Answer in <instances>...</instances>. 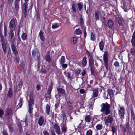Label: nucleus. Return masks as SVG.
<instances>
[{
  "label": "nucleus",
  "mask_w": 135,
  "mask_h": 135,
  "mask_svg": "<svg viewBox=\"0 0 135 135\" xmlns=\"http://www.w3.org/2000/svg\"><path fill=\"white\" fill-rule=\"evenodd\" d=\"M102 107L100 112L102 113L101 115L104 116L107 115L104 118L105 123L107 124V123H111L113 121V114H110L109 115L111 112L110 109V105L106 102L105 103H103L101 105Z\"/></svg>",
  "instance_id": "obj_1"
},
{
  "label": "nucleus",
  "mask_w": 135,
  "mask_h": 135,
  "mask_svg": "<svg viewBox=\"0 0 135 135\" xmlns=\"http://www.w3.org/2000/svg\"><path fill=\"white\" fill-rule=\"evenodd\" d=\"M33 94V92L32 91H31L29 95V100H28L29 107L28 112L30 113H32V110L33 109V106L34 104Z\"/></svg>",
  "instance_id": "obj_2"
},
{
  "label": "nucleus",
  "mask_w": 135,
  "mask_h": 135,
  "mask_svg": "<svg viewBox=\"0 0 135 135\" xmlns=\"http://www.w3.org/2000/svg\"><path fill=\"white\" fill-rule=\"evenodd\" d=\"M87 55L89 57V66L90 68L91 74H93L94 72V60L92 57L91 53H90L88 51H86Z\"/></svg>",
  "instance_id": "obj_3"
},
{
  "label": "nucleus",
  "mask_w": 135,
  "mask_h": 135,
  "mask_svg": "<svg viewBox=\"0 0 135 135\" xmlns=\"http://www.w3.org/2000/svg\"><path fill=\"white\" fill-rule=\"evenodd\" d=\"M120 127L123 133H125L126 131V129L129 133H131L132 130L131 127H130L129 123L128 122L126 123L125 126L123 125H120Z\"/></svg>",
  "instance_id": "obj_4"
},
{
  "label": "nucleus",
  "mask_w": 135,
  "mask_h": 135,
  "mask_svg": "<svg viewBox=\"0 0 135 135\" xmlns=\"http://www.w3.org/2000/svg\"><path fill=\"white\" fill-rule=\"evenodd\" d=\"M109 56V54L107 51H105L103 55V60L104 63V66L105 67L106 69L107 70L108 69V60Z\"/></svg>",
  "instance_id": "obj_5"
},
{
  "label": "nucleus",
  "mask_w": 135,
  "mask_h": 135,
  "mask_svg": "<svg viewBox=\"0 0 135 135\" xmlns=\"http://www.w3.org/2000/svg\"><path fill=\"white\" fill-rule=\"evenodd\" d=\"M9 41L12 43H14L15 42V36L13 31H10L9 33Z\"/></svg>",
  "instance_id": "obj_6"
},
{
  "label": "nucleus",
  "mask_w": 135,
  "mask_h": 135,
  "mask_svg": "<svg viewBox=\"0 0 135 135\" xmlns=\"http://www.w3.org/2000/svg\"><path fill=\"white\" fill-rule=\"evenodd\" d=\"M15 20L14 19H12L10 22L9 27L10 31H13L14 30L16 27Z\"/></svg>",
  "instance_id": "obj_7"
},
{
  "label": "nucleus",
  "mask_w": 135,
  "mask_h": 135,
  "mask_svg": "<svg viewBox=\"0 0 135 135\" xmlns=\"http://www.w3.org/2000/svg\"><path fill=\"white\" fill-rule=\"evenodd\" d=\"M124 113L125 109L124 107H120V109L118 111V114L122 120L124 118Z\"/></svg>",
  "instance_id": "obj_8"
},
{
  "label": "nucleus",
  "mask_w": 135,
  "mask_h": 135,
  "mask_svg": "<svg viewBox=\"0 0 135 135\" xmlns=\"http://www.w3.org/2000/svg\"><path fill=\"white\" fill-rule=\"evenodd\" d=\"M13 112L12 109L9 108H8L5 111V116L8 117V118H10V117L13 115Z\"/></svg>",
  "instance_id": "obj_9"
},
{
  "label": "nucleus",
  "mask_w": 135,
  "mask_h": 135,
  "mask_svg": "<svg viewBox=\"0 0 135 135\" xmlns=\"http://www.w3.org/2000/svg\"><path fill=\"white\" fill-rule=\"evenodd\" d=\"M61 128L62 133H65L67 131L68 127L65 123L61 124Z\"/></svg>",
  "instance_id": "obj_10"
},
{
  "label": "nucleus",
  "mask_w": 135,
  "mask_h": 135,
  "mask_svg": "<svg viewBox=\"0 0 135 135\" xmlns=\"http://www.w3.org/2000/svg\"><path fill=\"white\" fill-rule=\"evenodd\" d=\"M99 92L97 89H95L93 90L92 98H94V101L95 99V98L98 96Z\"/></svg>",
  "instance_id": "obj_11"
},
{
  "label": "nucleus",
  "mask_w": 135,
  "mask_h": 135,
  "mask_svg": "<svg viewBox=\"0 0 135 135\" xmlns=\"http://www.w3.org/2000/svg\"><path fill=\"white\" fill-rule=\"evenodd\" d=\"M1 41L2 42V48L3 49V50L4 53L5 54L6 53L7 51V44L6 43L5 41L4 40H1Z\"/></svg>",
  "instance_id": "obj_12"
},
{
  "label": "nucleus",
  "mask_w": 135,
  "mask_h": 135,
  "mask_svg": "<svg viewBox=\"0 0 135 135\" xmlns=\"http://www.w3.org/2000/svg\"><path fill=\"white\" fill-rule=\"evenodd\" d=\"M14 44L15 43L11 44V49L14 54L15 55H17L18 54V52L16 47L14 45Z\"/></svg>",
  "instance_id": "obj_13"
},
{
  "label": "nucleus",
  "mask_w": 135,
  "mask_h": 135,
  "mask_svg": "<svg viewBox=\"0 0 135 135\" xmlns=\"http://www.w3.org/2000/svg\"><path fill=\"white\" fill-rule=\"evenodd\" d=\"M54 129L56 133L58 135L61 134V130L59 126L57 124H55L54 126Z\"/></svg>",
  "instance_id": "obj_14"
},
{
  "label": "nucleus",
  "mask_w": 135,
  "mask_h": 135,
  "mask_svg": "<svg viewBox=\"0 0 135 135\" xmlns=\"http://www.w3.org/2000/svg\"><path fill=\"white\" fill-rule=\"evenodd\" d=\"M19 2L15 0L14 2L15 8L16 12H18L19 9Z\"/></svg>",
  "instance_id": "obj_15"
},
{
  "label": "nucleus",
  "mask_w": 135,
  "mask_h": 135,
  "mask_svg": "<svg viewBox=\"0 0 135 135\" xmlns=\"http://www.w3.org/2000/svg\"><path fill=\"white\" fill-rule=\"evenodd\" d=\"M131 43L132 44L133 47H135V30L133 32L132 36V38L131 41Z\"/></svg>",
  "instance_id": "obj_16"
},
{
  "label": "nucleus",
  "mask_w": 135,
  "mask_h": 135,
  "mask_svg": "<svg viewBox=\"0 0 135 135\" xmlns=\"http://www.w3.org/2000/svg\"><path fill=\"white\" fill-rule=\"evenodd\" d=\"M100 13L99 11L98 10H96L94 12V16L96 20H98L99 19Z\"/></svg>",
  "instance_id": "obj_17"
},
{
  "label": "nucleus",
  "mask_w": 135,
  "mask_h": 135,
  "mask_svg": "<svg viewBox=\"0 0 135 135\" xmlns=\"http://www.w3.org/2000/svg\"><path fill=\"white\" fill-rule=\"evenodd\" d=\"M58 91V93L60 96H61L62 94H65V90L62 88H59L57 89Z\"/></svg>",
  "instance_id": "obj_18"
},
{
  "label": "nucleus",
  "mask_w": 135,
  "mask_h": 135,
  "mask_svg": "<svg viewBox=\"0 0 135 135\" xmlns=\"http://www.w3.org/2000/svg\"><path fill=\"white\" fill-rule=\"evenodd\" d=\"M44 120L43 117L41 116L39 118L38 120V124L40 126H42L44 123Z\"/></svg>",
  "instance_id": "obj_19"
},
{
  "label": "nucleus",
  "mask_w": 135,
  "mask_h": 135,
  "mask_svg": "<svg viewBox=\"0 0 135 135\" xmlns=\"http://www.w3.org/2000/svg\"><path fill=\"white\" fill-rule=\"evenodd\" d=\"M44 32L42 30H41L39 32V36L40 39L43 41L45 40L44 36L43 35Z\"/></svg>",
  "instance_id": "obj_20"
},
{
  "label": "nucleus",
  "mask_w": 135,
  "mask_h": 135,
  "mask_svg": "<svg viewBox=\"0 0 135 135\" xmlns=\"http://www.w3.org/2000/svg\"><path fill=\"white\" fill-rule=\"evenodd\" d=\"M12 89L11 88H10L7 93V96L9 98H11L12 97Z\"/></svg>",
  "instance_id": "obj_21"
},
{
  "label": "nucleus",
  "mask_w": 135,
  "mask_h": 135,
  "mask_svg": "<svg viewBox=\"0 0 135 135\" xmlns=\"http://www.w3.org/2000/svg\"><path fill=\"white\" fill-rule=\"evenodd\" d=\"M92 117L90 115L85 117V120L86 122H89L91 119Z\"/></svg>",
  "instance_id": "obj_22"
},
{
  "label": "nucleus",
  "mask_w": 135,
  "mask_h": 135,
  "mask_svg": "<svg viewBox=\"0 0 135 135\" xmlns=\"http://www.w3.org/2000/svg\"><path fill=\"white\" fill-rule=\"evenodd\" d=\"M107 24L108 26L109 27L111 28L114 25V22L112 20H109L108 21Z\"/></svg>",
  "instance_id": "obj_23"
},
{
  "label": "nucleus",
  "mask_w": 135,
  "mask_h": 135,
  "mask_svg": "<svg viewBox=\"0 0 135 135\" xmlns=\"http://www.w3.org/2000/svg\"><path fill=\"white\" fill-rule=\"evenodd\" d=\"M87 63L86 58L85 57H84L82 60V65L83 66H85L86 65Z\"/></svg>",
  "instance_id": "obj_24"
},
{
  "label": "nucleus",
  "mask_w": 135,
  "mask_h": 135,
  "mask_svg": "<svg viewBox=\"0 0 135 135\" xmlns=\"http://www.w3.org/2000/svg\"><path fill=\"white\" fill-rule=\"evenodd\" d=\"M133 47V48H131L129 51L130 54L132 55L133 56L135 54V47Z\"/></svg>",
  "instance_id": "obj_25"
},
{
  "label": "nucleus",
  "mask_w": 135,
  "mask_h": 135,
  "mask_svg": "<svg viewBox=\"0 0 135 135\" xmlns=\"http://www.w3.org/2000/svg\"><path fill=\"white\" fill-rule=\"evenodd\" d=\"M71 41L74 44L76 43L77 41V39L76 37H73L71 39Z\"/></svg>",
  "instance_id": "obj_26"
},
{
  "label": "nucleus",
  "mask_w": 135,
  "mask_h": 135,
  "mask_svg": "<svg viewBox=\"0 0 135 135\" xmlns=\"http://www.w3.org/2000/svg\"><path fill=\"white\" fill-rule=\"evenodd\" d=\"M104 43L103 41H101L99 43V47L100 50L102 51L104 47Z\"/></svg>",
  "instance_id": "obj_27"
},
{
  "label": "nucleus",
  "mask_w": 135,
  "mask_h": 135,
  "mask_svg": "<svg viewBox=\"0 0 135 135\" xmlns=\"http://www.w3.org/2000/svg\"><path fill=\"white\" fill-rule=\"evenodd\" d=\"M46 112L47 115H49L50 110V107L49 105L47 104L46 107Z\"/></svg>",
  "instance_id": "obj_28"
},
{
  "label": "nucleus",
  "mask_w": 135,
  "mask_h": 135,
  "mask_svg": "<svg viewBox=\"0 0 135 135\" xmlns=\"http://www.w3.org/2000/svg\"><path fill=\"white\" fill-rule=\"evenodd\" d=\"M111 131L113 132V135H114L115 133H116L117 132V129L115 126H113L111 127Z\"/></svg>",
  "instance_id": "obj_29"
},
{
  "label": "nucleus",
  "mask_w": 135,
  "mask_h": 135,
  "mask_svg": "<svg viewBox=\"0 0 135 135\" xmlns=\"http://www.w3.org/2000/svg\"><path fill=\"white\" fill-rule=\"evenodd\" d=\"M96 129L97 131L101 130L103 128V126L102 124H97L96 126Z\"/></svg>",
  "instance_id": "obj_30"
},
{
  "label": "nucleus",
  "mask_w": 135,
  "mask_h": 135,
  "mask_svg": "<svg viewBox=\"0 0 135 135\" xmlns=\"http://www.w3.org/2000/svg\"><path fill=\"white\" fill-rule=\"evenodd\" d=\"M115 19L117 22L120 25H121L122 24V21L121 19L119 17H116Z\"/></svg>",
  "instance_id": "obj_31"
},
{
  "label": "nucleus",
  "mask_w": 135,
  "mask_h": 135,
  "mask_svg": "<svg viewBox=\"0 0 135 135\" xmlns=\"http://www.w3.org/2000/svg\"><path fill=\"white\" fill-rule=\"evenodd\" d=\"M28 3L24 2L23 5L22 6V7L23 8V9H27L28 7Z\"/></svg>",
  "instance_id": "obj_32"
},
{
  "label": "nucleus",
  "mask_w": 135,
  "mask_h": 135,
  "mask_svg": "<svg viewBox=\"0 0 135 135\" xmlns=\"http://www.w3.org/2000/svg\"><path fill=\"white\" fill-rule=\"evenodd\" d=\"M65 58L64 56H62L61 57L60 60V63L61 64H62L65 62Z\"/></svg>",
  "instance_id": "obj_33"
},
{
  "label": "nucleus",
  "mask_w": 135,
  "mask_h": 135,
  "mask_svg": "<svg viewBox=\"0 0 135 135\" xmlns=\"http://www.w3.org/2000/svg\"><path fill=\"white\" fill-rule=\"evenodd\" d=\"M52 89V86H49L47 90V94H50L51 95V91Z\"/></svg>",
  "instance_id": "obj_34"
},
{
  "label": "nucleus",
  "mask_w": 135,
  "mask_h": 135,
  "mask_svg": "<svg viewBox=\"0 0 135 135\" xmlns=\"http://www.w3.org/2000/svg\"><path fill=\"white\" fill-rule=\"evenodd\" d=\"M45 57L46 61L49 62H51V59L49 55H46L45 56Z\"/></svg>",
  "instance_id": "obj_35"
},
{
  "label": "nucleus",
  "mask_w": 135,
  "mask_h": 135,
  "mask_svg": "<svg viewBox=\"0 0 135 135\" xmlns=\"http://www.w3.org/2000/svg\"><path fill=\"white\" fill-rule=\"evenodd\" d=\"M79 10L81 11L83 7V4L82 2H79L77 4Z\"/></svg>",
  "instance_id": "obj_36"
},
{
  "label": "nucleus",
  "mask_w": 135,
  "mask_h": 135,
  "mask_svg": "<svg viewBox=\"0 0 135 135\" xmlns=\"http://www.w3.org/2000/svg\"><path fill=\"white\" fill-rule=\"evenodd\" d=\"M91 40L93 41L94 40H95V35L93 33H91Z\"/></svg>",
  "instance_id": "obj_37"
},
{
  "label": "nucleus",
  "mask_w": 135,
  "mask_h": 135,
  "mask_svg": "<svg viewBox=\"0 0 135 135\" xmlns=\"http://www.w3.org/2000/svg\"><path fill=\"white\" fill-rule=\"evenodd\" d=\"M27 36V35L26 33H23L21 36V37L23 40H25L26 39Z\"/></svg>",
  "instance_id": "obj_38"
},
{
  "label": "nucleus",
  "mask_w": 135,
  "mask_h": 135,
  "mask_svg": "<svg viewBox=\"0 0 135 135\" xmlns=\"http://www.w3.org/2000/svg\"><path fill=\"white\" fill-rule=\"evenodd\" d=\"M75 31L76 32V34L78 35L82 33L81 30L79 29H76L75 30Z\"/></svg>",
  "instance_id": "obj_39"
},
{
  "label": "nucleus",
  "mask_w": 135,
  "mask_h": 135,
  "mask_svg": "<svg viewBox=\"0 0 135 135\" xmlns=\"http://www.w3.org/2000/svg\"><path fill=\"white\" fill-rule=\"evenodd\" d=\"M23 101V99L21 98L19 100V103L18 104V105L19 106V107H21L22 105V102Z\"/></svg>",
  "instance_id": "obj_40"
},
{
  "label": "nucleus",
  "mask_w": 135,
  "mask_h": 135,
  "mask_svg": "<svg viewBox=\"0 0 135 135\" xmlns=\"http://www.w3.org/2000/svg\"><path fill=\"white\" fill-rule=\"evenodd\" d=\"M92 131L90 129L87 131L86 135H92Z\"/></svg>",
  "instance_id": "obj_41"
},
{
  "label": "nucleus",
  "mask_w": 135,
  "mask_h": 135,
  "mask_svg": "<svg viewBox=\"0 0 135 135\" xmlns=\"http://www.w3.org/2000/svg\"><path fill=\"white\" fill-rule=\"evenodd\" d=\"M4 114V112L2 109H0V117L2 118Z\"/></svg>",
  "instance_id": "obj_42"
},
{
  "label": "nucleus",
  "mask_w": 135,
  "mask_h": 135,
  "mask_svg": "<svg viewBox=\"0 0 135 135\" xmlns=\"http://www.w3.org/2000/svg\"><path fill=\"white\" fill-rule=\"evenodd\" d=\"M58 27V24L57 23H55L52 25V28L53 29H55Z\"/></svg>",
  "instance_id": "obj_43"
},
{
  "label": "nucleus",
  "mask_w": 135,
  "mask_h": 135,
  "mask_svg": "<svg viewBox=\"0 0 135 135\" xmlns=\"http://www.w3.org/2000/svg\"><path fill=\"white\" fill-rule=\"evenodd\" d=\"M67 76L68 79L70 80H71L73 79V78L71 76V74L69 72L67 74Z\"/></svg>",
  "instance_id": "obj_44"
},
{
  "label": "nucleus",
  "mask_w": 135,
  "mask_h": 135,
  "mask_svg": "<svg viewBox=\"0 0 135 135\" xmlns=\"http://www.w3.org/2000/svg\"><path fill=\"white\" fill-rule=\"evenodd\" d=\"M9 130L10 132H11L13 130V128L12 125H10L8 126Z\"/></svg>",
  "instance_id": "obj_45"
},
{
  "label": "nucleus",
  "mask_w": 135,
  "mask_h": 135,
  "mask_svg": "<svg viewBox=\"0 0 135 135\" xmlns=\"http://www.w3.org/2000/svg\"><path fill=\"white\" fill-rule=\"evenodd\" d=\"M72 9L74 12L75 13L76 12V11L75 4H73L72 5Z\"/></svg>",
  "instance_id": "obj_46"
},
{
  "label": "nucleus",
  "mask_w": 135,
  "mask_h": 135,
  "mask_svg": "<svg viewBox=\"0 0 135 135\" xmlns=\"http://www.w3.org/2000/svg\"><path fill=\"white\" fill-rule=\"evenodd\" d=\"M4 5V2L3 0H0V7L2 8Z\"/></svg>",
  "instance_id": "obj_47"
},
{
  "label": "nucleus",
  "mask_w": 135,
  "mask_h": 135,
  "mask_svg": "<svg viewBox=\"0 0 135 135\" xmlns=\"http://www.w3.org/2000/svg\"><path fill=\"white\" fill-rule=\"evenodd\" d=\"M27 9H23V12L24 15V17H26Z\"/></svg>",
  "instance_id": "obj_48"
},
{
  "label": "nucleus",
  "mask_w": 135,
  "mask_h": 135,
  "mask_svg": "<svg viewBox=\"0 0 135 135\" xmlns=\"http://www.w3.org/2000/svg\"><path fill=\"white\" fill-rule=\"evenodd\" d=\"M79 20L80 21V23L81 25H83L84 23V22L83 19L82 17L80 18Z\"/></svg>",
  "instance_id": "obj_49"
},
{
  "label": "nucleus",
  "mask_w": 135,
  "mask_h": 135,
  "mask_svg": "<svg viewBox=\"0 0 135 135\" xmlns=\"http://www.w3.org/2000/svg\"><path fill=\"white\" fill-rule=\"evenodd\" d=\"M7 31V30L6 27L4 26V36L5 37H6V36Z\"/></svg>",
  "instance_id": "obj_50"
},
{
  "label": "nucleus",
  "mask_w": 135,
  "mask_h": 135,
  "mask_svg": "<svg viewBox=\"0 0 135 135\" xmlns=\"http://www.w3.org/2000/svg\"><path fill=\"white\" fill-rule=\"evenodd\" d=\"M114 65L115 67H119V63L118 62L116 61L114 63Z\"/></svg>",
  "instance_id": "obj_51"
},
{
  "label": "nucleus",
  "mask_w": 135,
  "mask_h": 135,
  "mask_svg": "<svg viewBox=\"0 0 135 135\" xmlns=\"http://www.w3.org/2000/svg\"><path fill=\"white\" fill-rule=\"evenodd\" d=\"M43 133L44 134V135H49L48 132L46 130H44L43 131Z\"/></svg>",
  "instance_id": "obj_52"
},
{
  "label": "nucleus",
  "mask_w": 135,
  "mask_h": 135,
  "mask_svg": "<svg viewBox=\"0 0 135 135\" xmlns=\"http://www.w3.org/2000/svg\"><path fill=\"white\" fill-rule=\"evenodd\" d=\"M131 117L135 116L134 111L132 109H131Z\"/></svg>",
  "instance_id": "obj_53"
},
{
  "label": "nucleus",
  "mask_w": 135,
  "mask_h": 135,
  "mask_svg": "<svg viewBox=\"0 0 135 135\" xmlns=\"http://www.w3.org/2000/svg\"><path fill=\"white\" fill-rule=\"evenodd\" d=\"M86 28H84V37L85 38L86 36L87 33L86 31Z\"/></svg>",
  "instance_id": "obj_54"
},
{
  "label": "nucleus",
  "mask_w": 135,
  "mask_h": 135,
  "mask_svg": "<svg viewBox=\"0 0 135 135\" xmlns=\"http://www.w3.org/2000/svg\"><path fill=\"white\" fill-rule=\"evenodd\" d=\"M41 86L39 84L37 85L36 86V89L38 91L40 89Z\"/></svg>",
  "instance_id": "obj_55"
},
{
  "label": "nucleus",
  "mask_w": 135,
  "mask_h": 135,
  "mask_svg": "<svg viewBox=\"0 0 135 135\" xmlns=\"http://www.w3.org/2000/svg\"><path fill=\"white\" fill-rule=\"evenodd\" d=\"M86 73V71L85 70H84L81 73V74L82 76H84Z\"/></svg>",
  "instance_id": "obj_56"
},
{
  "label": "nucleus",
  "mask_w": 135,
  "mask_h": 135,
  "mask_svg": "<svg viewBox=\"0 0 135 135\" xmlns=\"http://www.w3.org/2000/svg\"><path fill=\"white\" fill-rule=\"evenodd\" d=\"M79 91L80 93L81 94H84L85 93V91L84 89H81Z\"/></svg>",
  "instance_id": "obj_57"
},
{
  "label": "nucleus",
  "mask_w": 135,
  "mask_h": 135,
  "mask_svg": "<svg viewBox=\"0 0 135 135\" xmlns=\"http://www.w3.org/2000/svg\"><path fill=\"white\" fill-rule=\"evenodd\" d=\"M80 71L79 69H77L75 73L77 75H78L80 73Z\"/></svg>",
  "instance_id": "obj_58"
},
{
  "label": "nucleus",
  "mask_w": 135,
  "mask_h": 135,
  "mask_svg": "<svg viewBox=\"0 0 135 135\" xmlns=\"http://www.w3.org/2000/svg\"><path fill=\"white\" fill-rule=\"evenodd\" d=\"M68 66V65L66 64H63L62 65V67L63 68H66Z\"/></svg>",
  "instance_id": "obj_59"
},
{
  "label": "nucleus",
  "mask_w": 135,
  "mask_h": 135,
  "mask_svg": "<svg viewBox=\"0 0 135 135\" xmlns=\"http://www.w3.org/2000/svg\"><path fill=\"white\" fill-rule=\"evenodd\" d=\"M3 135H8L7 132L6 131L3 130Z\"/></svg>",
  "instance_id": "obj_60"
},
{
  "label": "nucleus",
  "mask_w": 135,
  "mask_h": 135,
  "mask_svg": "<svg viewBox=\"0 0 135 135\" xmlns=\"http://www.w3.org/2000/svg\"><path fill=\"white\" fill-rule=\"evenodd\" d=\"M122 80H123V77L122 76H121L120 77V78L119 79V83H122L123 82Z\"/></svg>",
  "instance_id": "obj_61"
},
{
  "label": "nucleus",
  "mask_w": 135,
  "mask_h": 135,
  "mask_svg": "<svg viewBox=\"0 0 135 135\" xmlns=\"http://www.w3.org/2000/svg\"><path fill=\"white\" fill-rule=\"evenodd\" d=\"M23 85L22 83L21 82H20L19 83V88H21Z\"/></svg>",
  "instance_id": "obj_62"
},
{
  "label": "nucleus",
  "mask_w": 135,
  "mask_h": 135,
  "mask_svg": "<svg viewBox=\"0 0 135 135\" xmlns=\"http://www.w3.org/2000/svg\"><path fill=\"white\" fill-rule=\"evenodd\" d=\"M40 66V61H39L38 62V65H37V68H38V70L39 69Z\"/></svg>",
  "instance_id": "obj_63"
},
{
  "label": "nucleus",
  "mask_w": 135,
  "mask_h": 135,
  "mask_svg": "<svg viewBox=\"0 0 135 135\" xmlns=\"http://www.w3.org/2000/svg\"><path fill=\"white\" fill-rule=\"evenodd\" d=\"M0 37H1V40H4V36H3L2 34L0 35Z\"/></svg>",
  "instance_id": "obj_64"
}]
</instances>
